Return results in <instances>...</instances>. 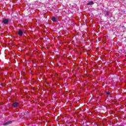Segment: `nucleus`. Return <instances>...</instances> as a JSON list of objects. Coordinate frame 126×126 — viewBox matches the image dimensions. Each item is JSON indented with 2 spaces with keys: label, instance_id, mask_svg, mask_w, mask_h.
<instances>
[{
  "label": "nucleus",
  "instance_id": "f03ea898",
  "mask_svg": "<svg viewBox=\"0 0 126 126\" xmlns=\"http://www.w3.org/2000/svg\"><path fill=\"white\" fill-rule=\"evenodd\" d=\"M9 22V19H4L2 21V23L5 25L8 24V23Z\"/></svg>",
  "mask_w": 126,
  "mask_h": 126
},
{
  "label": "nucleus",
  "instance_id": "0eeeda50",
  "mask_svg": "<svg viewBox=\"0 0 126 126\" xmlns=\"http://www.w3.org/2000/svg\"><path fill=\"white\" fill-rule=\"evenodd\" d=\"M106 94L107 95H110V92H106Z\"/></svg>",
  "mask_w": 126,
  "mask_h": 126
},
{
  "label": "nucleus",
  "instance_id": "39448f33",
  "mask_svg": "<svg viewBox=\"0 0 126 126\" xmlns=\"http://www.w3.org/2000/svg\"><path fill=\"white\" fill-rule=\"evenodd\" d=\"M94 2H93V1H90L89 3H87L88 5H92V4H94Z\"/></svg>",
  "mask_w": 126,
  "mask_h": 126
},
{
  "label": "nucleus",
  "instance_id": "423d86ee",
  "mask_svg": "<svg viewBox=\"0 0 126 126\" xmlns=\"http://www.w3.org/2000/svg\"><path fill=\"white\" fill-rule=\"evenodd\" d=\"M52 21H53V22H57L56 17H52Z\"/></svg>",
  "mask_w": 126,
  "mask_h": 126
},
{
  "label": "nucleus",
  "instance_id": "f257e3e1",
  "mask_svg": "<svg viewBox=\"0 0 126 126\" xmlns=\"http://www.w3.org/2000/svg\"><path fill=\"white\" fill-rule=\"evenodd\" d=\"M12 107H13V108H17L18 107V106H19V103H18L17 102H14L12 104Z\"/></svg>",
  "mask_w": 126,
  "mask_h": 126
},
{
  "label": "nucleus",
  "instance_id": "20e7f679",
  "mask_svg": "<svg viewBox=\"0 0 126 126\" xmlns=\"http://www.w3.org/2000/svg\"><path fill=\"white\" fill-rule=\"evenodd\" d=\"M18 34L19 35V36H22V35H23V32L21 30H19Z\"/></svg>",
  "mask_w": 126,
  "mask_h": 126
},
{
  "label": "nucleus",
  "instance_id": "7ed1b4c3",
  "mask_svg": "<svg viewBox=\"0 0 126 126\" xmlns=\"http://www.w3.org/2000/svg\"><path fill=\"white\" fill-rule=\"evenodd\" d=\"M11 124H12V121H9L4 123L3 126H9V125H11Z\"/></svg>",
  "mask_w": 126,
  "mask_h": 126
}]
</instances>
